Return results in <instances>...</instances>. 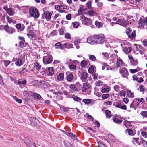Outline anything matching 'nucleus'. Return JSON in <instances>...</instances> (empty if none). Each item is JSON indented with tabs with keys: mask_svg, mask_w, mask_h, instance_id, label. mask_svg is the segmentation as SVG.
Wrapping results in <instances>:
<instances>
[{
	"mask_svg": "<svg viewBox=\"0 0 147 147\" xmlns=\"http://www.w3.org/2000/svg\"><path fill=\"white\" fill-rule=\"evenodd\" d=\"M92 99H83L82 102L85 104H90L92 102Z\"/></svg>",
	"mask_w": 147,
	"mask_h": 147,
	"instance_id": "24",
	"label": "nucleus"
},
{
	"mask_svg": "<svg viewBox=\"0 0 147 147\" xmlns=\"http://www.w3.org/2000/svg\"><path fill=\"white\" fill-rule=\"evenodd\" d=\"M113 120L115 123L118 124H119L122 122V119L120 120L118 118L115 117L113 118Z\"/></svg>",
	"mask_w": 147,
	"mask_h": 147,
	"instance_id": "29",
	"label": "nucleus"
},
{
	"mask_svg": "<svg viewBox=\"0 0 147 147\" xmlns=\"http://www.w3.org/2000/svg\"><path fill=\"white\" fill-rule=\"evenodd\" d=\"M29 12L31 17H33L35 18H38L39 14L38 10L35 7H31L29 9Z\"/></svg>",
	"mask_w": 147,
	"mask_h": 147,
	"instance_id": "1",
	"label": "nucleus"
},
{
	"mask_svg": "<svg viewBox=\"0 0 147 147\" xmlns=\"http://www.w3.org/2000/svg\"><path fill=\"white\" fill-rule=\"evenodd\" d=\"M15 64L17 66H20L23 64V61L20 59L19 58L17 59Z\"/></svg>",
	"mask_w": 147,
	"mask_h": 147,
	"instance_id": "26",
	"label": "nucleus"
},
{
	"mask_svg": "<svg viewBox=\"0 0 147 147\" xmlns=\"http://www.w3.org/2000/svg\"><path fill=\"white\" fill-rule=\"evenodd\" d=\"M33 96V97L35 99H39L41 98V96L40 94L37 93H34Z\"/></svg>",
	"mask_w": 147,
	"mask_h": 147,
	"instance_id": "37",
	"label": "nucleus"
},
{
	"mask_svg": "<svg viewBox=\"0 0 147 147\" xmlns=\"http://www.w3.org/2000/svg\"><path fill=\"white\" fill-rule=\"evenodd\" d=\"M3 63H4L5 66L7 67L10 63L11 62L9 60H4L3 61Z\"/></svg>",
	"mask_w": 147,
	"mask_h": 147,
	"instance_id": "47",
	"label": "nucleus"
},
{
	"mask_svg": "<svg viewBox=\"0 0 147 147\" xmlns=\"http://www.w3.org/2000/svg\"><path fill=\"white\" fill-rule=\"evenodd\" d=\"M88 74L86 72H83L81 74L80 77L81 80L83 82H85V80L88 77Z\"/></svg>",
	"mask_w": 147,
	"mask_h": 147,
	"instance_id": "16",
	"label": "nucleus"
},
{
	"mask_svg": "<svg viewBox=\"0 0 147 147\" xmlns=\"http://www.w3.org/2000/svg\"><path fill=\"white\" fill-rule=\"evenodd\" d=\"M80 19L82 23L86 25H91L92 22V20L84 16H82L80 17Z\"/></svg>",
	"mask_w": 147,
	"mask_h": 147,
	"instance_id": "4",
	"label": "nucleus"
},
{
	"mask_svg": "<svg viewBox=\"0 0 147 147\" xmlns=\"http://www.w3.org/2000/svg\"><path fill=\"white\" fill-rule=\"evenodd\" d=\"M119 88L120 87L118 85H115L114 87V89L116 91H118Z\"/></svg>",
	"mask_w": 147,
	"mask_h": 147,
	"instance_id": "63",
	"label": "nucleus"
},
{
	"mask_svg": "<svg viewBox=\"0 0 147 147\" xmlns=\"http://www.w3.org/2000/svg\"><path fill=\"white\" fill-rule=\"evenodd\" d=\"M88 64L87 61L83 60L81 62V65L82 67L85 66Z\"/></svg>",
	"mask_w": 147,
	"mask_h": 147,
	"instance_id": "34",
	"label": "nucleus"
},
{
	"mask_svg": "<svg viewBox=\"0 0 147 147\" xmlns=\"http://www.w3.org/2000/svg\"><path fill=\"white\" fill-rule=\"evenodd\" d=\"M109 96V94H103L102 96V98L103 99H106L108 98Z\"/></svg>",
	"mask_w": 147,
	"mask_h": 147,
	"instance_id": "54",
	"label": "nucleus"
},
{
	"mask_svg": "<svg viewBox=\"0 0 147 147\" xmlns=\"http://www.w3.org/2000/svg\"><path fill=\"white\" fill-rule=\"evenodd\" d=\"M89 58L90 60L92 61H95L96 60V57L94 55H90L89 56Z\"/></svg>",
	"mask_w": 147,
	"mask_h": 147,
	"instance_id": "44",
	"label": "nucleus"
},
{
	"mask_svg": "<svg viewBox=\"0 0 147 147\" xmlns=\"http://www.w3.org/2000/svg\"><path fill=\"white\" fill-rule=\"evenodd\" d=\"M141 115L143 117H147V112L146 111H143L141 113Z\"/></svg>",
	"mask_w": 147,
	"mask_h": 147,
	"instance_id": "57",
	"label": "nucleus"
},
{
	"mask_svg": "<svg viewBox=\"0 0 147 147\" xmlns=\"http://www.w3.org/2000/svg\"><path fill=\"white\" fill-rule=\"evenodd\" d=\"M90 85L87 83H84L82 87V91L83 92H85L86 90L89 88Z\"/></svg>",
	"mask_w": 147,
	"mask_h": 147,
	"instance_id": "17",
	"label": "nucleus"
},
{
	"mask_svg": "<svg viewBox=\"0 0 147 147\" xmlns=\"http://www.w3.org/2000/svg\"><path fill=\"white\" fill-rule=\"evenodd\" d=\"M99 147H107L102 142H98Z\"/></svg>",
	"mask_w": 147,
	"mask_h": 147,
	"instance_id": "46",
	"label": "nucleus"
},
{
	"mask_svg": "<svg viewBox=\"0 0 147 147\" xmlns=\"http://www.w3.org/2000/svg\"><path fill=\"white\" fill-rule=\"evenodd\" d=\"M132 31V30L129 28L127 29L126 31V34L128 35L129 37H131V35L130 34L131 32Z\"/></svg>",
	"mask_w": 147,
	"mask_h": 147,
	"instance_id": "40",
	"label": "nucleus"
},
{
	"mask_svg": "<svg viewBox=\"0 0 147 147\" xmlns=\"http://www.w3.org/2000/svg\"><path fill=\"white\" fill-rule=\"evenodd\" d=\"M130 71L131 73L132 74H134L138 71L137 69H130Z\"/></svg>",
	"mask_w": 147,
	"mask_h": 147,
	"instance_id": "59",
	"label": "nucleus"
},
{
	"mask_svg": "<svg viewBox=\"0 0 147 147\" xmlns=\"http://www.w3.org/2000/svg\"><path fill=\"white\" fill-rule=\"evenodd\" d=\"M65 147H74L73 145L69 143H67L65 144Z\"/></svg>",
	"mask_w": 147,
	"mask_h": 147,
	"instance_id": "61",
	"label": "nucleus"
},
{
	"mask_svg": "<svg viewBox=\"0 0 147 147\" xmlns=\"http://www.w3.org/2000/svg\"><path fill=\"white\" fill-rule=\"evenodd\" d=\"M31 125L32 126L37 127L39 125V122L38 119L35 117H32L30 119Z\"/></svg>",
	"mask_w": 147,
	"mask_h": 147,
	"instance_id": "7",
	"label": "nucleus"
},
{
	"mask_svg": "<svg viewBox=\"0 0 147 147\" xmlns=\"http://www.w3.org/2000/svg\"><path fill=\"white\" fill-rule=\"evenodd\" d=\"M24 141L25 143L28 147H36L33 140L30 138L24 137Z\"/></svg>",
	"mask_w": 147,
	"mask_h": 147,
	"instance_id": "3",
	"label": "nucleus"
},
{
	"mask_svg": "<svg viewBox=\"0 0 147 147\" xmlns=\"http://www.w3.org/2000/svg\"><path fill=\"white\" fill-rule=\"evenodd\" d=\"M68 136L70 137L72 139L76 140L77 139V137L73 133H70L69 135Z\"/></svg>",
	"mask_w": 147,
	"mask_h": 147,
	"instance_id": "31",
	"label": "nucleus"
},
{
	"mask_svg": "<svg viewBox=\"0 0 147 147\" xmlns=\"http://www.w3.org/2000/svg\"><path fill=\"white\" fill-rule=\"evenodd\" d=\"M136 101H137L138 102H139L141 103H142L144 102H145L144 99L142 98H141L140 100L139 98H136L135 99L133 100L134 103Z\"/></svg>",
	"mask_w": 147,
	"mask_h": 147,
	"instance_id": "30",
	"label": "nucleus"
},
{
	"mask_svg": "<svg viewBox=\"0 0 147 147\" xmlns=\"http://www.w3.org/2000/svg\"><path fill=\"white\" fill-rule=\"evenodd\" d=\"M64 29H63L62 28H60L59 29L58 31L59 32V34L60 35H63L64 34Z\"/></svg>",
	"mask_w": 147,
	"mask_h": 147,
	"instance_id": "38",
	"label": "nucleus"
},
{
	"mask_svg": "<svg viewBox=\"0 0 147 147\" xmlns=\"http://www.w3.org/2000/svg\"><path fill=\"white\" fill-rule=\"evenodd\" d=\"M123 62L122 60L118 59L116 63V65L118 67H120L122 66Z\"/></svg>",
	"mask_w": 147,
	"mask_h": 147,
	"instance_id": "25",
	"label": "nucleus"
},
{
	"mask_svg": "<svg viewBox=\"0 0 147 147\" xmlns=\"http://www.w3.org/2000/svg\"><path fill=\"white\" fill-rule=\"evenodd\" d=\"M136 31L135 30H134L133 31V32H132V33L131 35V37H130L129 38L131 39H133L134 38H135V37L136 35Z\"/></svg>",
	"mask_w": 147,
	"mask_h": 147,
	"instance_id": "51",
	"label": "nucleus"
},
{
	"mask_svg": "<svg viewBox=\"0 0 147 147\" xmlns=\"http://www.w3.org/2000/svg\"><path fill=\"white\" fill-rule=\"evenodd\" d=\"M69 67L71 69H76V67L74 65L71 64L69 65Z\"/></svg>",
	"mask_w": 147,
	"mask_h": 147,
	"instance_id": "56",
	"label": "nucleus"
},
{
	"mask_svg": "<svg viewBox=\"0 0 147 147\" xmlns=\"http://www.w3.org/2000/svg\"><path fill=\"white\" fill-rule=\"evenodd\" d=\"M141 41L144 46H147V40L146 39H145L143 40H141Z\"/></svg>",
	"mask_w": 147,
	"mask_h": 147,
	"instance_id": "55",
	"label": "nucleus"
},
{
	"mask_svg": "<svg viewBox=\"0 0 147 147\" xmlns=\"http://www.w3.org/2000/svg\"><path fill=\"white\" fill-rule=\"evenodd\" d=\"M48 70L49 74L51 75H52L54 73V71L53 67H48Z\"/></svg>",
	"mask_w": 147,
	"mask_h": 147,
	"instance_id": "32",
	"label": "nucleus"
},
{
	"mask_svg": "<svg viewBox=\"0 0 147 147\" xmlns=\"http://www.w3.org/2000/svg\"><path fill=\"white\" fill-rule=\"evenodd\" d=\"M126 134L128 133V134L130 136H134L136 134V131L134 129H126L125 131Z\"/></svg>",
	"mask_w": 147,
	"mask_h": 147,
	"instance_id": "13",
	"label": "nucleus"
},
{
	"mask_svg": "<svg viewBox=\"0 0 147 147\" xmlns=\"http://www.w3.org/2000/svg\"><path fill=\"white\" fill-rule=\"evenodd\" d=\"M134 45L136 46L137 50H138L140 53L143 55L145 52V50L144 48L141 45L139 44H135Z\"/></svg>",
	"mask_w": 147,
	"mask_h": 147,
	"instance_id": "9",
	"label": "nucleus"
},
{
	"mask_svg": "<svg viewBox=\"0 0 147 147\" xmlns=\"http://www.w3.org/2000/svg\"><path fill=\"white\" fill-rule=\"evenodd\" d=\"M65 38L67 39H71V36L70 34L68 33H66L65 35Z\"/></svg>",
	"mask_w": 147,
	"mask_h": 147,
	"instance_id": "50",
	"label": "nucleus"
},
{
	"mask_svg": "<svg viewBox=\"0 0 147 147\" xmlns=\"http://www.w3.org/2000/svg\"><path fill=\"white\" fill-rule=\"evenodd\" d=\"M64 78V74L63 73H60L57 77L58 80L61 81Z\"/></svg>",
	"mask_w": 147,
	"mask_h": 147,
	"instance_id": "23",
	"label": "nucleus"
},
{
	"mask_svg": "<svg viewBox=\"0 0 147 147\" xmlns=\"http://www.w3.org/2000/svg\"><path fill=\"white\" fill-rule=\"evenodd\" d=\"M72 24L74 28H77L79 25V23L78 22H72Z\"/></svg>",
	"mask_w": 147,
	"mask_h": 147,
	"instance_id": "39",
	"label": "nucleus"
},
{
	"mask_svg": "<svg viewBox=\"0 0 147 147\" xmlns=\"http://www.w3.org/2000/svg\"><path fill=\"white\" fill-rule=\"evenodd\" d=\"M105 114L106 116L108 118H109L111 116V112L109 110H106L105 111Z\"/></svg>",
	"mask_w": 147,
	"mask_h": 147,
	"instance_id": "35",
	"label": "nucleus"
},
{
	"mask_svg": "<svg viewBox=\"0 0 147 147\" xmlns=\"http://www.w3.org/2000/svg\"><path fill=\"white\" fill-rule=\"evenodd\" d=\"M94 40L95 39L94 38V35L91 36L88 38L87 42L89 44H94L95 43Z\"/></svg>",
	"mask_w": 147,
	"mask_h": 147,
	"instance_id": "14",
	"label": "nucleus"
},
{
	"mask_svg": "<svg viewBox=\"0 0 147 147\" xmlns=\"http://www.w3.org/2000/svg\"><path fill=\"white\" fill-rule=\"evenodd\" d=\"M16 27L17 29H20L21 27V24L19 23L16 24Z\"/></svg>",
	"mask_w": 147,
	"mask_h": 147,
	"instance_id": "64",
	"label": "nucleus"
},
{
	"mask_svg": "<svg viewBox=\"0 0 147 147\" xmlns=\"http://www.w3.org/2000/svg\"><path fill=\"white\" fill-rule=\"evenodd\" d=\"M41 66L40 65L39 63L36 62L34 64V69H36L37 70H40L41 68Z\"/></svg>",
	"mask_w": 147,
	"mask_h": 147,
	"instance_id": "28",
	"label": "nucleus"
},
{
	"mask_svg": "<svg viewBox=\"0 0 147 147\" xmlns=\"http://www.w3.org/2000/svg\"><path fill=\"white\" fill-rule=\"evenodd\" d=\"M27 35L29 37H31L32 38H33L35 37L34 34V33L32 32H30L29 33H28L27 34Z\"/></svg>",
	"mask_w": 147,
	"mask_h": 147,
	"instance_id": "41",
	"label": "nucleus"
},
{
	"mask_svg": "<svg viewBox=\"0 0 147 147\" xmlns=\"http://www.w3.org/2000/svg\"><path fill=\"white\" fill-rule=\"evenodd\" d=\"M147 23V17L145 20H142L141 19L139 20L138 23L139 27L140 28H142L144 26L145 24Z\"/></svg>",
	"mask_w": 147,
	"mask_h": 147,
	"instance_id": "12",
	"label": "nucleus"
},
{
	"mask_svg": "<svg viewBox=\"0 0 147 147\" xmlns=\"http://www.w3.org/2000/svg\"><path fill=\"white\" fill-rule=\"evenodd\" d=\"M86 7L90 9L91 7V2H88L86 4Z\"/></svg>",
	"mask_w": 147,
	"mask_h": 147,
	"instance_id": "62",
	"label": "nucleus"
},
{
	"mask_svg": "<svg viewBox=\"0 0 147 147\" xmlns=\"http://www.w3.org/2000/svg\"><path fill=\"white\" fill-rule=\"evenodd\" d=\"M72 98L74 99L75 101H79V100H81L82 99L80 98L79 97L75 96V95H73L72 96Z\"/></svg>",
	"mask_w": 147,
	"mask_h": 147,
	"instance_id": "36",
	"label": "nucleus"
},
{
	"mask_svg": "<svg viewBox=\"0 0 147 147\" xmlns=\"http://www.w3.org/2000/svg\"><path fill=\"white\" fill-rule=\"evenodd\" d=\"M84 8L83 6L81 7L78 10V15H80L82 14V12L83 11Z\"/></svg>",
	"mask_w": 147,
	"mask_h": 147,
	"instance_id": "52",
	"label": "nucleus"
},
{
	"mask_svg": "<svg viewBox=\"0 0 147 147\" xmlns=\"http://www.w3.org/2000/svg\"><path fill=\"white\" fill-rule=\"evenodd\" d=\"M85 116L86 117L89 119H92V120H93L94 119L93 117L92 116L90 115L87 113H86Z\"/></svg>",
	"mask_w": 147,
	"mask_h": 147,
	"instance_id": "43",
	"label": "nucleus"
},
{
	"mask_svg": "<svg viewBox=\"0 0 147 147\" xmlns=\"http://www.w3.org/2000/svg\"><path fill=\"white\" fill-rule=\"evenodd\" d=\"M53 57L51 55H48L43 57V61L45 64H48L51 63L53 61Z\"/></svg>",
	"mask_w": 147,
	"mask_h": 147,
	"instance_id": "6",
	"label": "nucleus"
},
{
	"mask_svg": "<svg viewBox=\"0 0 147 147\" xmlns=\"http://www.w3.org/2000/svg\"><path fill=\"white\" fill-rule=\"evenodd\" d=\"M57 34V31L56 30H54L50 34V35L51 36H54L56 35Z\"/></svg>",
	"mask_w": 147,
	"mask_h": 147,
	"instance_id": "49",
	"label": "nucleus"
},
{
	"mask_svg": "<svg viewBox=\"0 0 147 147\" xmlns=\"http://www.w3.org/2000/svg\"><path fill=\"white\" fill-rule=\"evenodd\" d=\"M25 42L22 41H20L19 42L18 46L20 47H21V48H23V47H25L26 46V45H27L28 47H27L28 48V47H29V46L28 44V43H26L25 44V46L24 45V44Z\"/></svg>",
	"mask_w": 147,
	"mask_h": 147,
	"instance_id": "18",
	"label": "nucleus"
},
{
	"mask_svg": "<svg viewBox=\"0 0 147 147\" xmlns=\"http://www.w3.org/2000/svg\"><path fill=\"white\" fill-rule=\"evenodd\" d=\"M139 90L143 94H144V92L146 89V88L144 87L143 85H140L139 87Z\"/></svg>",
	"mask_w": 147,
	"mask_h": 147,
	"instance_id": "22",
	"label": "nucleus"
},
{
	"mask_svg": "<svg viewBox=\"0 0 147 147\" xmlns=\"http://www.w3.org/2000/svg\"><path fill=\"white\" fill-rule=\"evenodd\" d=\"M61 45V44L60 43L57 42L55 44V47L56 49H58L59 48Z\"/></svg>",
	"mask_w": 147,
	"mask_h": 147,
	"instance_id": "58",
	"label": "nucleus"
},
{
	"mask_svg": "<svg viewBox=\"0 0 147 147\" xmlns=\"http://www.w3.org/2000/svg\"><path fill=\"white\" fill-rule=\"evenodd\" d=\"M94 66L93 65H92L88 69V72L89 73L92 74L94 72Z\"/></svg>",
	"mask_w": 147,
	"mask_h": 147,
	"instance_id": "33",
	"label": "nucleus"
},
{
	"mask_svg": "<svg viewBox=\"0 0 147 147\" xmlns=\"http://www.w3.org/2000/svg\"><path fill=\"white\" fill-rule=\"evenodd\" d=\"M120 25L123 26H126L129 23V22L126 20L120 19Z\"/></svg>",
	"mask_w": 147,
	"mask_h": 147,
	"instance_id": "15",
	"label": "nucleus"
},
{
	"mask_svg": "<svg viewBox=\"0 0 147 147\" xmlns=\"http://www.w3.org/2000/svg\"><path fill=\"white\" fill-rule=\"evenodd\" d=\"M3 9L7 12L9 15L12 16L14 15V12L12 8H8L7 5H5L3 6Z\"/></svg>",
	"mask_w": 147,
	"mask_h": 147,
	"instance_id": "11",
	"label": "nucleus"
},
{
	"mask_svg": "<svg viewBox=\"0 0 147 147\" xmlns=\"http://www.w3.org/2000/svg\"><path fill=\"white\" fill-rule=\"evenodd\" d=\"M123 124L127 128H128V126H130V124L129 122L127 121H123Z\"/></svg>",
	"mask_w": 147,
	"mask_h": 147,
	"instance_id": "42",
	"label": "nucleus"
},
{
	"mask_svg": "<svg viewBox=\"0 0 147 147\" xmlns=\"http://www.w3.org/2000/svg\"><path fill=\"white\" fill-rule=\"evenodd\" d=\"M74 78L73 75L72 73L69 74L67 77V80L68 82H71Z\"/></svg>",
	"mask_w": 147,
	"mask_h": 147,
	"instance_id": "21",
	"label": "nucleus"
},
{
	"mask_svg": "<svg viewBox=\"0 0 147 147\" xmlns=\"http://www.w3.org/2000/svg\"><path fill=\"white\" fill-rule=\"evenodd\" d=\"M130 63L132 65L136 66L138 64V61L137 59H134L130 61Z\"/></svg>",
	"mask_w": 147,
	"mask_h": 147,
	"instance_id": "19",
	"label": "nucleus"
},
{
	"mask_svg": "<svg viewBox=\"0 0 147 147\" xmlns=\"http://www.w3.org/2000/svg\"><path fill=\"white\" fill-rule=\"evenodd\" d=\"M132 50L131 47H129L128 48L124 49L123 50V51L126 54L130 53Z\"/></svg>",
	"mask_w": 147,
	"mask_h": 147,
	"instance_id": "27",
	"label": "nucleus"
},
{
	"mask_svg": "<svg viewBox=\"0 0 147 147\" xmlns=\"http://www.w3.org/2000/svg\"><path fill=\"white\" fill-rule=\"evenodd\" d=\"M52 16V14L48 11H44V13L42 14L41 18L42 19H45L47 20H50Z\"/></svg>",
	"mask_w": 147,
	"mask_h": 147,
	"instance_id": "8",
	"label": "nucleus"
},
{
	"mask_svg": "<svg viewBox=\"0 0 147 147\" xmlns=\"http://www.w3.org/2000/svg\"><path fill=\"white\" fill-rule=\"evenodd\" d=\"M142 0H135L134 2L136 5H139Z\"/></svg>",
	"mask_w": 147,
	"mask_h": 147,
	"instance_id": "60",
	"label": "nucleus"
},
{
	"mask_svg": "<svg viewBox=\"0 0 147 147\" xmlns=\"http://www.w3.org/2000/svg\"><path fill=\"white\" fill-rule=\"evenodd\" d=\"M95 24L98 28L100 27L102 25V24L101 22H99L97 21L95 22Z\"/></svg>",
	"mask_w": 147,
	"mask_h": 147,
	"instance_id": "48",
	"label": "nucleus"
},
{
	"mask_svg": "<svg viewBox=\"0 0 147 147\" xmlns=\"http://www.w3.org/2000/svg\"><path fill=\"white\" fill-rule=\"evenodd\" d=\"M86 131L91 135L94 134V133L96 132L95 129H85Z\"/></svg>",
	"mask_w": 147,
	"mask_h": 147,
	"instance_id": "20",
	"label": "nucleus"
},
{
	"mask_svg": "<svg viewBox=\"0 0 147 147\" xmlns=\"http://www.w3.org/2000/svg\"><path fill=\"white\" fill-rule=\"evenodd\" d=\"M3 29L9 34H12L15 31L13 28L9 27L7 24L4 26Z\"/></svg>",
	"mask_w": 147,
	"mask_h": 147,
	"instance_id": "10",
	"label": "nucleus"
},
{
	"mask_svg": "<svg viewBox=\"0 0 147 147\" xmlns=\"http://www.w3.org/2000/svg\"><path fill=\"white\" fill-rule=\"evenodd\" d=\"M94 38L95 39V43L96 44H102L105 40L104 37L102 35H94Z\"/></svg>",
	"mask_w": 147,
	"mask_h": 147,
	"instance_id": "2",
	"label": "nucleus"
},
{
	"mask_svg": "<svg viewBox=\"0 0 147 147\" xmlns=\"http://www.w3.org/2000/svg\"><path fill=\"white\" fill-rule=\"evenodd\" d=\"M109 89L108 88H105L101 90V92L102 93L107 92L109 91Z\"/></svg>",
	"mask_w": 147,
	"mask_h": 147,
	"instance_id": "53",
	"label": "nucleus"
},
{
	"mask_svg": "<svg viewBox=\"0 0 147 147\" xmlns=\"http://www.w3.org/2000/svg\"><path fill=\"white\" fill-rule=\"evenodd\" d=\"M119 74L122 78H128L127 76L129 75V73L126 68L121 67L119 69Z\"/></svg>",
	"mask_w": 147,
	"mask_h": 147,
	"instance_id": "5",
	"label": "nucleus"
},
{
	"mask_svg": "<svg viewBox=\"0 0 147 147\" xmlns=\"http://www.w3.org/2000/svg\"><path fill=\"white\" fill-rule=\"evenodd\" d=\"M113 105L119 108H121V105L119 102H114Z\"/></svg>",
	"mask_w": 147,
	"mask_h": 147,
	"instance_id": "45",
	"label": "nucleus"
}]
</instances>
